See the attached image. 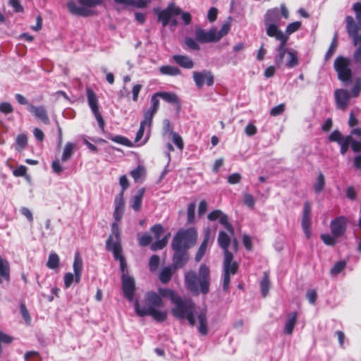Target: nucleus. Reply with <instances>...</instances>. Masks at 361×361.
<instances>
[{"instance_id":"obj_1","label":"nucleus","mask_w":361,"mask_h":361,"mask_svg":"<svg viewBox=\"0 0 361 361\" xmlns=\"http://www.w3.org/2000/svg\"><path fill=\"white\" fill-rule=\"evenodd\" d=\"M159 293L161 296L171 300L173 307L171 313L179 320H187L190 325L194 326L196 324V317L198 320L197 329L202 335H207V318L206 310L197 311L196 305L193 301L188 298L178 296L173 290L169 288H159Z\"/></svg>"},{"instance_id":"obj_2","label":"nucleus","mask_w":361,"mask_h":361,"mask_svg":"<svg viewBox=\"0 0 361 361\" xmlns=\"http://www.w3.org/2000/svg\"><path fill=\"white\" fill-rule=\"evenodd\" d=\"M145 305L141 307L138 301L135 302V310L140 317L149 315L157 322H164L167 317L165 310H159L158 308L163 306L161 297L154 292H148L145 297Z\"/></svg>"},{"instance_id":"obj_3","label":"nucleus","mask_w":361,"mask_h":361,"mask_svg":"<svg viewBox=\"0 0 361 361\" xmlns=\"http://www.w3.org/2000/svg\"><path fill=\"white\" fill-rule=\"evenodd\" d=\"M357 23L352 16L346 17V30L357 47L353 59L355 62L361 66V3L357 2L353 5Z\"/></svg>"},{"instance_id":"obj_4","label":"nucleus","mask_w":361,"mask_h":361,"mask_svg":"<svg viewBox=\"0 0 361 361\" xmlns=\"http://www.w3.org/2000/svg\"><path fill=\"white\" fill-rule=\"evenodd\" d=\"M209 269L205 264L200 265L198 275L192 271L187 272L185 275L187 288L195 295L207 293L209 288Z\"/></svg>"},{"instance_id":"obj_5","label":"nucleus","mask_w":361,"mask_h":361,"mask_svg":"<svg viewBox=\"0 0 361 361\" xmlns=\"http://www.w3.org/2000/svg\"><path fill=\"white\" fill-rule=\"evenodd\" d=\"M112 234L106 240V249L111 251L114 254V258L120 262V268L122 274H128L126 271L127 264L124 257L121 254V247L120 243V231L118 224L116 223L111 225Z\"/></svg>"},{"instance_id":"obj_6","label":"nucleus","mask_w":361,"mask_h":361,"mask_svg":"<svg viewBox=\"0 0 361 361\" xmlns=\"http://www.w3.org/2000/svg\"><path fill=\"white\" fill-rule=\"evenodd\" d=\"M281 15L278 8L269 9L267 11L264 23L266 27V32L271 37H281L286 36L284 32L279 29L281 25Z\"/></svg>"},{"instance_id":"obj_7","label":"nucleus","mask_w":361,"mask_h":361,"mask_svg":"<svg viewBox=\"0 0 361 361\" xmlns=\"http://www.w3.org/2000/svg\"><path fill=\"white\" fill-rule=\"evenodd\" d=\"M197 238V231L193 228L180 230L173 238L172 247L186 250L195 244Z\"/></svg>"},{"instance_id":"obj_8","label":"nucleus","mask_w":361,"mask_h":361,"mask_svg":"<svg viewBox=\"0 0 361 361\" xmlns=\"http://www.w3.org/2000/svg\"><path fill=\"white\" fill-rule=\"evenodd\" d=\"M102 3V0H78L77 2L71 0L68 2L67 8L73 15L86 17L92 15L91 8Z\"/></svg>"},{"instance_id":"obj_9","label":"nucleus","mask_w":361,"mask_h":361,"mask_svg":"<svg viewBox=\"0 0 361 361\" xmlns=\"http://www.w3.org/2000/svg\"><path fill=\"white\" fill-rule=\"evenodd\" d=\"M334 66L340 80L348 83L351 81L352 71L350 68V60L349 59L338 56L336 59Z\"/></svg>"},{"instance_id":"obj_10","label":"nucleus","mask_w":361,"mask_h":361,"mask_svg":"<svg viewBox=\"0 0 361 361\" xmlns=\"http://www.w3.org/2000/svg\"><path fill=\"white\" fill-rule=\"evenodd\" d=\"M192 78L198 89H201L204 85L212 86L214 82L213 73L207 69L202 70L201 71H194L192 73Z\"/></svg>"},{"instance_id":"obj_11","label":"nucleus","mask_w":361,"mask_h":361,"mask_svg":"<svg viewBox=\"0 0 361 361\" xmlns=\"http://www.w3.org/2000/svg\"><path fill=\"white\" fill-rule=\"evenodd\" d=\"M158 16V19L161 22L164 27L166 26L169 20L173 16L179 15L181 11L179 8L176 7L173 4H170L166 9L162 11H155Z\"/></svg>"},{"instance_id":"obj_12","label":"nucleus","mask_w":361,"mask_h":361,"mask_svg":"<svg viewBox=\"0 0 361 361\" xmlns=\"http://www.w3.org/2000/svg\"><path fill=\"white\" fill-rule=\"evenodd\" d=\"M121 279L123 295L128 301L131 302L133 299L135 289L134 278L128 274H122Z\"/></svg>"},{"instance_id":"obj_13","label":"nucleus","mask_w":361,"mask_h":361,"mask_svg":"<svg viewBox=\"0 0 361 361\" xmlns=\"http://www.w3.org/2000/svg\"><path fill=\"white\" fill-rule=\"evenodd\" d=\"M151 231L154 233L157 240L151 245V249L154 251L161 250L164 247L168 242V236H164L160 239L164 232V227L161 224H156L152 227Z\"/></svg>"},{"instance_id":"obj_14","label":"nucleus","mask_w":361,"mask_h":361,"mask_svg":"<svg viewBox=\"0 0 361 361\" xmlns=\"http://www.w3.org/2000/svg\"><path fill=\"white\" fill-rule=\"evenodd\" d=\"M87 97L88 104L94 114L96 120L97 121L99 126L103 128H104V121L101 114L99 111L98 107V99L95 93L90 89L87 90Z\"/></svg>"},{"instance_id":"obj_15","label":"nucleus","mask_w":361,"mask_h":361,"mask_svg":"<svg viewBox=\"0 0 361 361\" xmlns=\"http://www.w3.org/2000/svg\"><path fill=\"white\" fill-rule=\"evenodd\" d=\"M195 39L200 43L219 42L216 35V27H212L208 31L202 28H197L195 30Z\"/></svg>"},{"instance_id":"obj_16","label":"nucleus","mask_w":361,"mask_h":361,"mask_svg":"<svg viewBox=\"0 0 361 361\" xmlns=\"http://www.w3.org/2000/svg\"><path fill=\"white\" fill-rule=\"evenodd\" d=\"M347 219L343 216H338L331 221L330 228L331 234L335 237H341L346 231Z\"/></svg>"},{"instance_id":"obj_17","label":"nucleus","mask_w":361,"mask_h":361,"mask_svg":"<svg viewBox=\"0 0 361 361\" xmlns=\"http://www.w3.org/2000/svg\"><path fill=\"white\" fill-rule=\"evenodd\" d=\"M334 97L336 107L338 109L345 111L348 106L352 96L349 91L344 89H338L334 92Z\"/></svg>"},{"instance_id":"obj_18","label":"nucleus","mask_w":361,"mask_h":361,"mask_svg":"<svg viewBox=\"0 0 361 361\" xmlns=\"http://www.w3.org/2000/svg\"><path fill=\"white\" fill-rule=\"evenodd\" d=\"M280 42L279 47L276 48V55L275 56V63L278 67H281L284 63L285 56H287L288 49L286 44L288 40V36L275 38Z\"/></svg>"},{"instance_id":"obj_19","label":"nucleus","mask_w":361,"mask_h":361,"mask_svg":"<svg viewBox=\"0 0 361 361\" xmlns=\"http://www.w3.org/2000/svg\"><path fill=\"white\" fill-rule=\"evenodd\" d=\"M302 228L307 238L311 236V207L308 202H305L302 218Z\"/></svg>"},{"instance_id":"obj_20","label":"nucleus","mask_w":361,"mask_h":361,"mask_svg":"<svg viewBox=\"0 0 361 361\" xmlns=\"http://www.w3.org/2000/svg\"><path fill=\"white\" fill-rule=\"evenodd\" d=\"M207 218L210 221L219 219V223L222 224L231 235L233 234V228L231 224L228 222V216L221 210L216 209L212 211L208 214Z\"/></svg>"},{"instance_id":"obj_21","label":"nucleus","mask_w":361,"mask_h":361,"mask_svg":"<svg viewBox=\"0 0 361 361\" xmlns=\"http://www.w3.org/2000/svg\"><path fill=\"white\" fill-rule=\"evenodd\" d=\"M27 110L38 120L43 123L48 125L50 120L47 114V111L44 106H35L28 104Z\"/></svg>"},{"instance_id":"obj_22","label":"nucleus","mask_w":361,"mask_h":361,"mask_svg":"<svg viewBox=\"0 0 361 361\" xmlns=\"http://www.w3.org/2000/svg\"><path fill=\"white\" fill-rule=\"evenodd\" d=\"M175 251L173 263L174 269L183 267L188 259V254L185 250L173 248Z\"/></svg>"},{"instance_id":"obj_23","label":"nucleus","mask_w":361,"mask_h":361,"mask_svg":"<svg viewBox=\"0 0 361 361\" xmlns=\"http://www.w3.org/2000/svg\"><path fill=\"white\" fill-rule=\"evenodd\" d=\"M118 5L122 6L123 8L134 6L137 8H144L150 3V0H114Z\"/></svg>"},{"instance_id":"obj_24","label":"nucleus","mask_w":361,"mask_h":361,"mask_svg":"<svg viewBox=\"0 0 361 361\" xmlns=\"http://www.w3.org/2000/svg\"><path fill=\"white\" fill-rule=\"evenodd\" d=\"M174 61L180 66L186 68L191 69L194 67V62L192 59L185 55H174L173 56Z\"/></svg>"},{"instance_id":"obj_25","label":"nucleus","mask_w":361,"mask_h":361,"mask_svg":"<svg viewBox=\"0 0 361 361\" xmlns=\"http://www.w3.org/2000/svg\"><path fill=\"white\" fill-rule=\"evenodd\" d=\"M145 188H140L139 189L136 194L133 197L131 202H130V206L132 209L136 212H138L142 207V198L145 194Z\"/></svg>"},{"instance_id":"obj_26","label":"nucleus","mask_w":361,"mask_h":361,"mask_svg":"<svg viewBox=\"0 0 361 361\" xmlns=\"http://www.w3.org/2000/svg\"><path fill=\"white\" fill-rule=\"evenodd\" d=\"M209 240H210V230H209V228H207V230L205 231V234H204V240L202 243V244L196 254V256H195L196 261H197V262L200 261L201 259L202 258V257L204 256V255L206 252V250L207 248V245H208Z\"/></svg>"},{"instance_id":"obj_27","label":"nucleus","mask_w":361,"mask_h":361,"mask_svg":"<svg viewBox=\"0 0 361 361\" xmlns=\"http://www.w3.org/2000/svg\"><path fill=\"white\" fill-rule=\"evenodd\" d=\"M298 319L296 312H291L288 314L287 321L285 324L284 331L287 334H292Z\"/></svg>"},{"instance_id":"obj_28","label":"nucleus","mask_w":361,"mask_h":361,"mask_svg":"<svg viewBox=\"0 0 361 361\" xmlns=\"http://www.w3.org/2000/svg\"><path fill=\"white\" fill-rule=\"evenodd\" d=\"M10 267L8 262L2 258L0 255V283L2 279L8 281L9 279Z\"/></svg>"},{"instance_id":"obj_29","label":"nucleus","mask_w":361,"mask_h":361,"mask_svg":"<svg viewBox=\"0 0 361 361\" xmlns=\"http://www.w3.org/2000/svg\"><path fill=\"white\" fill-rule=\"evenodd\" d=\"M224 269H238V267L236 262H233V254L230 252L228 249L224 250Z\"/></svg>"},{"instance_id":"obj_30","label":"nucleus","mask_w":361,"mask_h":361,"mask_svg":"<svg viewBox=\"0 0 361 361\" xmlns=\"http://www.w3.org/2000/svg\"><path fill=\"white\" fill-rule=\"evenodd\" d=\"M157 95L159 96V98L164 99L165 102L169 104H178L179 99L178 96L173 92H158Z\"/></svg>"},{"instance_id":"obj_31","label":"nucleus","mask_w":361,"mask_h":361,"mask_svg":"<svg viewBox=\"0 0 361 361\" xmlns=\"http://www.w3.org/2000/svg\"><path fill=\"white\" fill-rule=\"evenodd\" d=\"M176 269L172 267H164L159 274V279L163 283H167L171 279V276Z\"/></svg>"},{"instance_id":"obj_32","label":"nucleus","mask_w":361,"mask_h":361,"mask_svg":"<svg viewBox=\"0 0 361 361\" xmlns=\"http://www.w3.org/2000/svg\"><path fill=\"white\" fill-rule=\"evenodd\" d=\"M298 64V52L293 49H290L287 52V60L286 66L288 68H293Z\"/></svg>"},{"instance_id":"obj_33","label":"nucleus","mask_w":361,"mask_h":361,"mask_svg":"<svg viewBox=\"0 0 361 361\" xmlns=\"http://www.w3.org/2000/svg\"><path fill=\"white\" fill-rule=\"evenodd\" d=\"M238 269H224V276H223V289L224 290H228L229 288L231 276L236 274Z\"/></svg>"},{"instance_id":"obj_34","label":"nucleus","mask_w":361,"mask_h":361,"mask_svg":"<svg viewBox=\"0 0 361 361\" xmlns=\"http://www.w3.org/2000/svg\"><path fill=\"white\" fill-rule=\"evenodd\" d=\"M75 145L72 142H67L63 148L61 156V161L65 162L69 160L73 154Z\"/></svg>"},{"instance_id":"obj_35","label":"nucleus","mask_w":361,"mask_h":361,"mask_svg":"<svg viewBox=\"0 0 361 361\" xmlns=\"http://www.w3.org/2000/svg\"><path fill=\"white\" fill-rule=\"evenodd\" d=\"M218 243L223 250L228 249L231 243V238L226 232H219L218 236Z\"/></svg>"},{"instance_id":"obj_36","label":"nucleus","mask_w":361,"mask_h":361,"mask_svg":"<svg viewBox=\"0 0 361 361\" xmlns=\"http://www.w3.org/2000/svg\"><path fill=\"white\" fill-rule=\"evenodd\" d=\"M159 71L163 75L171 76L178 75L180 74L179 68L171 66H162L159 68Z\"/></svg>"},{"instance_id":"obj_37","label":"nucleus","mask_w":361,"mask_h":361,"mask_svg":"<svg viewBox=\"0 0 361 361\" xmlns=\"http://www.w3.org/2000/svg\"><path fill=\"white\" fill-rule=\"evenodd\" d=\"M156 113V111H153L151 109H147L144 113V119L140 124H142V126H147L149 128L152 122V118Z\"/></svg>"},{"instance_id":"obj_38","label":"nucleus","mask_w":361,"mask_h":361,"mask_svg":"<svg viewBox=\"0 0 361 361\" xmlns=\"http://www.w3.org/2000/svg\"><path fill=\"white\" fill-rule=\"evenodd\" d=\"M261 293L264 298H265L269 290V279L267 273L264 272V277L260 283Z\"/></svg>"},{"instance_id":"obj_39","label":"nucleus","mask_w":361,"mask_h":361,"mask_svg":"<svg viewBox=\"0 0 361 361\" xmlns=\"http://www.w3.org/2000/svg\"><path fill=\"white\" fill-rule=\"evenodd\" d=\"M16 149L17 151H21L27 144V137L25 134H20L17 136L16 140Z\"/></svg>"},{"instance_id":"obj_40","label":"nucleus","mask_w":361,"mask_h":361,"mask_svg":"<svg viewBox=\"0 0 361 361\" xmlns=\"http://www.w3.org/2000/svg\"><path fill=\"white\" fill-rule=\"evenodd\" d=\"M74 274L82 273V259L78 252L75 253L73 264Z\"/></svg>"},{"instance_id":"obj_41","label":"nucleus","mask_w":361,"mask_h":361,"mask_svg":"<svg viewBox=\"0 0 361 361\" xmlns=\"http://www.w3.org/2000/svg\"><path fill=\"white\" fill-rule=\"evenodd\" d=\"M59 264V257L56 253H51L47 263V266L51 269H56Z\"/></svg>"},{"instance_id":"obj_42","label":"nucleus","mask_w":361,"mask_h":361,"mask_svg":"<svg viewBox=\"0 0 361 361\" xmlns=\"http://www.w3.org/2000/svg\"><path fill=\"white\" fill-rule=\"evenodd\" d=\"M230 29H231L230 21H227L225 23H224L219 31H218L216 29V35L217 36L218 40L219 41L222 37L226 36L228 33Z\"/></svg>"},{"instance_id":"obj_43","label":"nucleus","mask_w":361,"mask_h":361,"mask_svg":"<svg viewBox=\"0 0 361 361\" xmlns=\"http://www.w3.org/2000/svg\"><path fill=\"white\" fill-rule=\"evenodd\" d=\"M346 263L344 261H339L336 262L331 268L330 274L331 276H336L339 274L345 268Z\"/></svg>"},{"instance_id":"obj_44","label":"nucleus","mask_w":361,"mask_h":361,"mask_svg":"<svg viewBox=\"0 0 361 361\" xmlns=\"http://www.w3.org/2000/svg\"><path fill=\"white\" fill-rule=\"evenodd\" d=\"M324 184V176L322 173H319L314 185V191L317 193L320 192L323 190Z\"/></svg>"},{"instance_id":"obj_45","label":"nucleus","mask_w":361,"mask_h":361,"mask_svg":"<svg viewBox=\"0 0 361 361\" xmlns=\"http://www.w3.org/2000/svg\"><path fill=\"white\" fill-rule=\"evenodd\" d=\"M115 209L124 211L125 202L123 200V192H121L119 195L115 198L114 200Z\"/></svg>"},{"instance_id":"obj_46","label":"nucleus","mask_w":361,"mask_h":361,"mask_svg":"<svg viewBox=\"0 0 361 361\" xmlns=\"http://www.w3.org/2000/svg\"><path fill=\"white\" fill-rule=\"evenodd\" d=\"M338 237H335L333 234H322L321 235V238L324 244L326 245H334L337 243V238Z\"/></svg>"},{"instance_id":"obj_47","label":"nucleus","mask_w":361,"mask_h":361,"mask_svg":"<svg viewBox=\"0 0 361 361\" xmlns=\"http://www.w3.org/2000/svg\"><path fill=\"white\" fill-rule=\"evenodd\" d=\"M130 175L135 181H139V180L145 175V169L142 166H138L130 172Z\"/></svg>"},{"instance_id":"obj_48","label":"nucleus","mask_w":361,"mask_h":361,"mask_svg":"<svg viewBox=\"0 0 361 361\" xmlns=\"http://www.w3.org/2000/svg\"><path fill=\"white\" fill-rule=\"evenodd\" d=\"M300 26L301 23L299 21L291 23L288 25L286 29V32L284 34L288 37V35L296 32L300 27Z\"/></svg>"},{"instance_id":"obj_49","label":"nucleus","mask_w":361,"mask_h":361,"mask_svg":"<svg viewBox=\"0 0 361 361\" xmlns=\"http://www.w3.org/2000/svg\"><path fill=\"white\" fill-rule=\"evenodd\" d=\"M171 135L173 143L180 150H182L184 147L182 137L176 132H171Z\"/></svg>"},{"instance_id":"obj_50","label":"nucleus","mask_w":361,"mask_h":361,"mask_svg":"<svg viewBox=\"0 0 361 361\" xmlns=\"http://www.w3.org/2000/svg\"><path fill=\"white\" fill-rule=\"evenodd\" d=\"M146 127L147 126H142V124H140V128H139L138 131L137 132L136 136H135V142H140V145H143V144H145L147 142V139L149 137L148 135H147L145 139L143 141L141 142L142 138V137L144 135V131H145V129Z\"/></svg>"},{"instance_id":"obj_51","label":"nucleus","mask_w":361,"mask_h":361,"mask_svg":"<svg viewBox=\"0 0 361 361\" xmlns=\"http://www.w3.org/2000/svg\"><path fill=\"white\" fill-rule=\"evenodd\" d=\"M361 92V79L360 78H356L354 86L351 90L350 94L352 97H357Z\"/></svg>"},{"instance_id":"obj_52","label":"nucleus","mask_w":361,"mask_h":361,"mask_svg":"<svg viewBox=\"0 0 361 361\" xmlns=\"http://www.w3.org/2000/svg\"><path fill=\"white\" fill-rule=\"evenodd\" d=\"M351 140V135H348L345 137L344 140L339 142L338 144L341 146V153L342 154H345L348 149V147L350 145V142Z\"/></svg>"},{"instance_id":"obj_53","label":"nucleus","mask_w":361,"mask_h":361,"mask_svg":"<svg viewBox=\"0 0 361 361\" xmlns=\"http://www.w3.org/2000/svg\"><path fill=\"white\" fill-rule=\"evenodd\" d=\"M25 361H41L39 353L36 351H29L25 354Z\"/></svg>"},{"instance_id":"obj_54","label":"nucleus","mask_w":361,"mask_h":361,"mask_svg":"<svg viewBox=\"0 0 361 361\" xmlns=\"http://www.w3.org/2000/svg\"><path fill=\"white\" fill-rule=\"evenodd\" d=\"M20 310L23 318L24 319L25 323L27 324H30L31 322V317L30 316L29 312L26 308L25 304L22 303L20 307Z\"/></svg>"},{"instance_id":"obj_55","label":"nucleus","mask_w":361,"mask_h":361,"mask_svg":"<svg viewBox=\"0 0 361 361\" xmlns=\"http://www.w3.org/2000/svg\"><path fill=\"white\" fill-rule=\"evenodd\" d=\"M196 205L195 203L192 202L188 205V222L193 223L195 220V212Z\"/></svg>"},{"instance_id":"obj_56","label":"nucleus","mask_w":361,"mask_h":361,"mask_svg":"<svg viewBox=\"0 0 361 361\" xmlns=\"http://www.w3.org/2000/svg\"><path fill=\"white\" fill-rule=\"evenodd\" d=\"M243 202L247 207L253 208L255 204V200L252 195L247 192H245L243 194Z\"/></svg>"},{"instance_id":"obj_57","label":"nucleus","mask_w":361,"mask_h":361,"mask_svg":"<svg viewBox=\"0 0 361 361\" xmlns=\"http://www.w3.org/2000/svg\"><path fill=\"white\" fill-rule=\"evenodd\" d=\"M159 264V257L157 255H152L149 262V267L151 271H155Z\"/></svg>"},{"instance_id":"obj_58","label":"nucleus","mask_w":361,"mask_h":361,"mask_svg":"<svg viewBox=\"0 0 361 361\" xmlns=\"http://www.w3.org/2000/svg\"><path fill=\"white\" fill-rule=\"evenodd\" d=\"M345 137H343L342 134L338 130L333 131L329 135V140L332 142H341L344 140Z\"/></svg>"},{"instance_id":"obj_59","label":"nucleus","mask_w":361,"mask_h":361,"mask_svg":"<svg viewBox=\"0 0 361 361\" xmlns=\"http://www.w3.org/2000/svg\"><path fill=\"white\" fill-rule=\"evenodd\" d=\"M159 96L157 95V92L154 94L151 97V104L152 106L149 109L152 110L153 111H157L159 107Z\"/></svg>"},{"instance_id":"obj_60","label":"nucleus","mask_w":361,"mask_h":361,"mask_svg":"<svg viewBox=\"0 0 361 361\" xmlns=\"http://www.w3.org/2000/svg\"><path fill=\"white\" fill-rule=\"evenodd\" d=\"M285 110V106L283 104L273 107L270 111V114L273 116H277L283 114Z\"/></svg>"},{"instance_id":"obj_61","label":"nucleus","mask_w":361,"mask_h":361,"mask_svg":"<svg viewBox=\"0 0 361 361\" xmlns=\"http://www.w3.org/2000/svg\"><path fill=\"white\" fill-rule=\"evenodd\" d=\"M13 109L11 104L8 102H2L0 104V112L4 114H8L12 113Z\"/></svg>"},{"instance_id":"obj_62","label":"nucleus","mask_w":361,"mask_h":361,"mask_svg":"<svg viewBox=\"0 0 361 361\" xmlns=\"http://www.w3.org/2000/svg\"><path fill=\"white\" fill-rule=\"evenodd\" d=\"M51 168L53 171L56 174H59L63 171V167L61 166L60 161L58 159H56L52 161Z\"/></svg>"},{"instance_id":"obj_63","label":"nucleus","mask_w":361,"mask_h":361,"mask_svg":"<svg viewBox=\"0 0 361 361\" xmlns=\"http://www.w3.org/2000/svg\"><path fill=\"white\" fill-rule=\"evenodd\" d=\"M139 244L141 246H147L152 241V237L148 234H144L138 237Z\"/></svg>"},{"instance_id":"obj_64","label":"nucleus","mask_w":361,"mask_h":361,"mask_svg":"<svg viewBox=\"0 0 361 361\" xmlns=\"http://www.w3.org/2000/svg\"><path fill=\"white\" fill-rule=\"evenodd\" d=\"M64 286L66 288H68L74 281V274L71 272L66 273L63 278Z\"/></svg>"}]
</instances>
